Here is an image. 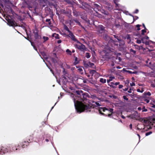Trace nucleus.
<instances>
[{"label": "nucleus", "instance_id": "obj_1", "mask_svg": "<svg viewBox=\"0 0 155 155\" xmlns=\"http://www.w3.org/2000/svg\"><path fill=\"white\" fill-rule=\"evenodd\" d=\"M75 92L78 95L80 96L82 95L84 98L83 99L80 98L78 99L77 97H75L76 98L74 97L73 94L71 95V96L73 97L75 107L77 112L80 113L83 111L86 112H90L92 107L88 103L91 104V102L85 98L84 96L86 94H83V91L81 90L76 91Z\"/></svg>", "mask_w": 155, "mask_h": 155}, {"label": "nucleus", "instance_id": "obj_2", "mask_svg": "<svg viewBox=\"0 0 155 155\" xmlns=\"http://www.w3.org/2000/svg\"><path fill=\"white\" fill-rule=\"evenodd\" d=\"M109 51L108 50H103L101 52L100 54L103 58H105L106 60L109 59L110 57H109Z\"/></svg>", "mask_w": 155, "mask_h": 155}, {"label": "nucleus", "instance_id": "obj_3", "mask_svg": "<svg viewBox=\"0 0 155 155\" xmlns=\"http://www.w3.org/2000/svg\"><path fill=\"white\" fill-rule=\"evenodd\" d=\"M9 147H7V146H0V155H4L8 153L9 150H8Z\"/></svg>", "mask_w": 155, "mask_h": 155}, {"label": "nucleus", "instance_id": "obj_4", "mask_svg": "<svg viewBox=\"0 0 155 155\" xmlns=\"http://www.w3.org/2000/svg\"><path fill=\"white\" fill-rule=\"evenodd\" d=\"M7 147H10L8 148V150H9L8 152H10L12 151H15V150H17L18 148L19 147V145H17L13 146L12 144H10L8 146H7Z\"/></svg>", "mask_w": 155, "mask_h": 155}, {"label": "nucleus", "instance_id": "obj_5", "mask_svg": "<svg viewBox=\"0 0 155 155\" xmlns=\"http://www.w3.org/2000/svg\"><path fill=\"white\" fill-rule=\"evenodd\" d=\"M33 32L34 38L36 40H39L41 38V36L38 35V30L37 29L33 30Z\"/></svg>", "mask_w": 155, "mask_h": 155}, {"label": "nucleus", "instance_id": "obj_6", "mask_svg": "<svg viewBox=\"0 0 155 155\" xmlns=\"http://www.w3.org/2000/svg\"><path fill=\"white\" fill-rule=\"evenodd\" d=\"M78 43L80 44V45H75L76 48L81 51L84 52L86 49L85 46L80 42Z\"/></svg>", "mask_w": 155, "mask_h": 155}, {"label": "nucleus", "instance_id": "obj_7", "mask_svg": "<svg viewBox=\"0 0 155 155\" xmlns=\"http://www.w3.org/2000/svg\"><path fill=\"white\" fill-rule=\"evenodd\" d=\"M108 110L110 112H112L114 110L113 108H107L105 107H104L103 108H101L99 109V112L101 114L104 115V114L102 113V111L105 112V110Z\"/></svg>", "mask_w": 155, "mask_h": 155}, {"label": "nucleus", "instance_id": "obj_8", "mask_svg": "<svg viewBox=\"0 0 155 155\" xmlns=\"http://www.w3.org/2000/svg\"><path fill=\"white\" fill-rule=\"evenodd\" d=\"M152 43H154V42L150 40H149V41H147L146 40L144 41V43H143L145 44L146 45H149L147 47V49H148L149 51H151L153 50V48H151V46H150V44Z\"/></svg>", "mask_w": 155, "mask_h": 155}, {"label": "nucleus", "instance_id": "obj_9", "mask_svg": "<svg viewBox=\"0 0 155 155\" xmlns=\"http://www.w3.org/2000/svg\"><path fill=\"white\" fill-rule=\"evenodd\" d=\"M69 34L67 35V37L70 38L73 41H76L77 43H80V42L76 39L75 37L71 31L69 32Z\"/></svg>", "mask_w": 155, "mask_h": 155}, {"label": "nucleus", "instance_id": "obj_10", "mask_svg": "<svg viewBox=\"0 0 155 155\" xmlns=\"http://www.w3.org/2000/svg\"><path fill=\"white\" fill-rule=\"evenodd\" d=\"M115 4L116 10L120 11L123 8L122 6L118 3L119 0H113Z\"/></svg>", "mask_w": 155, "mask_h": 155}, {"label": "nucleus", "instance_id": "obj_11", "mask_svg": "<svg viewBox=\"0 0 155 155\" xmlns=\"http://www.w3.org/2000/svg\"><path fill=\"white\" fill-rule=\"evenodd\" d=\"M93 7L94 10L97 12V11H101V6L99 5H98L94 3L92 5Z\"/></svg>", "mask_w": 155, "mask_h": 155}, {"label": "nucleus", "instance_id": "obj_12", "mask_svg": "<svg viewBox=\"0 0 155 155\" xmlns=\"http://www.w3.org/2000/svg\"><path fill=\"white\" fill-rule=\"evenodd\" d=\"M97 29L98 34H102L104 31V27L102 25H99Z\"/></svg>", "mask_w": 155, "mask_h": 155}, {"label": "nucleus", "instance_id": "obj_13", "mask_svg": "<svg viewBox=\"0 0 155 155\" xmlns=\"http://www.w3.org/2000/svg\"><path fill=\"white\" fill-rule=\"evenodd\" d=\"M62 79H61V80L62 83L63 84L65 85L67 82L68 80L67 78V77H66L65 76H61Z\"/></svg>", "mask_w": 155, "mask_h": 155}, {"label": "nucleus", "instance_id": "obj_14", "mask_svg": "<svg viewBox=\"0 0 155 155\" xmlns=\"http://www.w3.org/2000/svg\"><path fill=\"white\" fill-rule=\"evenodd\" d=\"M149 67L152 70H153V72H154L155 71V64L153 62H150L149 64L148 65Z\"/></svg>", "mask_w": 155, "mask_h": 155}, {"label": "nucleus", "instance_id": "obj_15", "mask_svg": "<svg viewBox=\"0 0 155 155\" xmlns=\"http://www.w3.org/2000/svg\"><path fill=\"white\" fill-rule=\"evenodd\" d=\"M8 22V24L10 26L14 27L15 25V24L14 22L12 20L9 19L7 20Z\"/></svg>", "mask_w": 155, "mask_h": 155}, {"label": "nucleus", "instance_id": "obj_16", "mask_svg": "<svg viewBox=\"0 0 155 155\" xmlns=\"http://www.w3.org/2000/svg\"><path fill=\"white\" fill-rule=\"evenodd\" d=\"M55 55L54 58H51L50 59L52 61V62L55 64L57 63L58 62V58L56 56V54H54Z\"/></svg>", "mask_w": 155, "mask_h": 155}, {"label": "nucleus", "instance_id": "obj_17", "mask_svg": "<svg viewBox=\"0 0 155 155\" xmlns=\"http://www.w3.org/2000/svg\"><path fill=\"white\" fill-rule=\"evenodd\" d=\"M137 114L136 112L134 113L129 115V117L132 119H135L137 117Z\"/></svg>", "mask_w": 155, "mask_h": 155}, {"label": "nucleus", "instance_id": "obj_18", "mask_svg": "<svg viewBox=\"0 0 155 155\" xmlns=\"http://www.w3.org/2000/svg\"><path fill=\"white\" fill-rule=\"evenodd\" d=\"M29 143V142L28 141L27 142L26 141H24L23 142L21 143V147L24 148L25 147V146H27L28 143Z\"/></svg>", "mask_w": 155, "mask_h": 155}, {"label": "nucleus", "instance_id": "obj_19", "mask_svg": "<svg viewBox=\"0 0 155 155\" xmlns=\"http://www.w3.org/2000/svg\"><path fill=\"white\" fill-rule=\"evenodd\" d=\"M140 38L141 39L142 42L144 43V41H145L146 40L148 39L149 38L147 36H145L144 37L140 36Z\"/></svg>", "mask_w": 155, "mask_h": 155}, {"label": "nucleus", "instance_id": "obj_20", "mask_svg": "<svg viewBox=\"0 0 155 155\" xmlns=\"http://www.w3.org/2000/svg\"><path fill=\"white\" fill-rule=\"evenodd\" d=\"M52 36V37H54L56 39H59L60 38L59 35L56 33L53 34Z\"/></svg>", "mask_w": 155, "mask_h": 155}, {"label": "nucleus", "instance_id": "obj_21", "mask_svg": "<svg viewBox=\"0 0 155 155\" xmlns=\"http://www.w3.org/2000/svg\"><path fill=\"white\" fill-rule=\"evenodd\" d=\"M46 21L48 23V24L50 27H52V25H51V19H47L46 20Z\"/></svg>", "mask_w": 155, "mask_h": 155}, {"label": "nucleus", "instance_id": "obj_22", "mask_svg": "<svg viewBox=\"0 0 155 155\" xmlns=\"http://www.w3.org/2000/svg\"><path fill=\"white\" fill-rule=\"evenodd\" d=\"M50 137L51 138H49V139H48V138H46V139H45V141L47 142H48L49 141H50L51 142L52 144V145H53V142H52L53 138H52V137Z\"/></svg>", "mask_w": 155, "mask_h": 155}, {"label": "nucleus", "instance_id": "obj_23", "mask_svg": "<svg viewBox=\"0 0 155 155\" xmlns=\"http://www.w3.org/2000/svg\"><path fill=\"white\" fill-rule=\"evenodd\" d=\"M130 52L133 55H134L136 54V51L131 48L130 50Z\"/></svg>", "mask_w": 155, "mask_h": 155}, {"label": "nucleus", "instance_id": "obj_24", "mask_svg": "<svg viewBox=\"0 0 155 155\" xmlns=\"http://www.w3.org/2000/svg\"><path fill=\"white\" fill-rule=\"evenodd\" d=\"M100 81L103 84H104L106 83V79L103 78H100Z\"/></svg>", "mask_w": 155, "mask_h": 155}, {"label": "nucleus", "instance_id": "obj_25", "mask_svg": "<svg viewBox=\"0 0 155 155\" xmlns=\"http://www.w3.org/2000/svg\"><path fill=\"white\" fill-rule=\"evenodd\" d=\"M64 29L66 30V31H67L68 32V33H69V32H70V31H71L68 28V27L65 24H64Z\"/></svg>", "mask_w": 155, "mask_h": 155}, {"label": "nucleus", "instance_id": "obj_26", "mask_svg": "<svg viewBox=\"0 0 155 155\" xmlns=\"http://www.w3.org/2000/svg\"><path fill=\"white\" fill-rule=\"evenodd\" d=\"M25 38H26L28 40H29V41L30 42H31V45H32V46H33V48H34V49L35 50H36V51H37V48H36L35 47V46L34 45V43H33V42H32L31 41H30V40H29L28 38H25Z\"/></svg>", "mask_w": 155, "mask_h": 155}, {"label": "nucleus", "instance_id": "obj_27", "mask_svg": "<svg viewBox=\"0 0 155 155\" xmlns=\"http://www.w3.org/2000/svg\"><path fill=\"white\" fill-rule=\"evenodd\" d=\"M74 21L76 23H78V24L79 25H80L81 26L82 28H83L84 29V28L82 26V25H81V23H80V22H79L78 20H77V19H75V20H74Z\"/></svg>", "mask_w": 155, "mask_h": 155}, {"label": "nucleus", "instance_id": "obj_28", "mask_svg": "<svg viewBox=\"0 0 155 155\" xmlns=\"http://www.w3.org/2000/svg\"><path fill=\"white\" fill-rule=\"evenodd\" d=\"M91 98L94 100L98 99V98L95 95H91Z\"/></svg>", "mask_w": 155, "mask_h": 155}, {"label": "nucleus", "instance_id": "obj_29", "mask_svg": "<svg viewBox=\"0 0 155 155\" xmlns=\"http://www.w3.org/2000/svg\"><path fill=\"white\" fill-rule=\"evenodd\" d=\"M85 56L87 58H89L91 57V55L89 53L87 52L85 54Z\"/></svg>", "mask_w": 155, "mask_h": 155}, {"label": "nucleus", "instance_id": "obj_30", "mask_svg": "<svg viewBox=\"0 0 155 155\" xmlns=\"http://www.w3.org/2000/svg\"><path fill=\"white\" fill-rule=\"evenodd\" d=\"M134 46L135 47V48L138 50H140L141 49V47L137 45H135Z\"/></svg>", "mask_w": 155, "mask_h": 155}, {"label": "nucleus", "instance_id": "obj_31", "mask_svg": "<svg viewBox=\"0 0 155 155\" xmlns=\"http://www.w3.org/2000/svg\"><path fill=\"white\" fill-rule=\"evenodd\" d=\"M63 75H62V76H65L66 77H67V73L65 71V69L64 68H63Z\"/></svg>", "mask_w": 155, "mask_h": 155}, {"label": "nucleus", "instance_id": "obj_32", "mask_svg": "<svg viewBox=\"0 0 155 155\" xmlns=\"http://www.w3.org/2000/svg\"><path fill=\"white\" fill-rule=\"evenodd\" d=\"M143 94L145 96L146 95L150 96L151 94V93L149 92H144Z\"/></svg>", "mask_w": 155, "mask_h": 155}, {"label": "nucleus", "instance_id": "obj_33", "mask_svg": "<svg viewBox=\"0 0 155 155\" xmlns=\"http://www.w3.org/2000/svg\"><path fill=\"white\" fill-rule=\"evenodd\" d=\"M66 52L67 53L71 55V52L70 50L69 49H67L66 50Z\"/></svg>", "mask_w": 155, "mask_h": 155}, {"label": "nucleus", "instance_id": "obj_34", "mask_svg": "<svg viewBox=\"0 0 155 155\" xmlns=\"http://www.w3.org/2000/svg\"><path fill=\"white\" fill-rule=\"evenodd\" d=\"M43 38L44 40V42L47 41L49 39L47 37L43 36Z\"/></svg>", "mask_w": 155, "mask_h": 155}, {"label": "nucleus", "instance_id": "obj_35", "mask_svg": "<svg viewBox=\"0 0 155 155\" xmlns=\"http://www.w3.org/2000/svg\"><path fill=\"white\" fill-rule=\"evenodd\" d=\"M135 39H137L136 42L137 43H138V44H140L141 43V42H142L141 39H140V40L138 39L137 38H135Z\"/></svg>", "mask_w": 155, "mask_h": 155}, {"label": "nucleus", "instance_id": "obj_36", "mask_svg": "<svg viewBox=\"0 0 155 155\" xmlns=\"http://www.w3.org/2000/svg\"><path fill=\"white\" fill-rule=\"evenodd\" d=\"M75 61L74 63L75 64H78L79 63V61H78V58L77 57L75 58Z\"/></svg>", "mask_w": 155, "mask_h": 155}, {"label": "nucleus", "instance_id": "obj_37", "mask_svg": "<svg viewBox=\"0 0 155 155\" xmlns=\"http://www.w3.org/2000/svg\"><path fill=\"white\" fill-rule=\"evenodd\" d=\"M146 29H143L141 31V35H144V33H145L146 32Z\"/></svg>", "mask_w": 155, "mask_h": 155}, {"label": "nucleus", "instance_id": "obj_38", "mask_svg": "<svg viewBox=\"0 0 155 155\" xmlns=\"http://www.w3.org/2000/svg\"><path fill=\"white\" fill-rule=\"evenodd\" d=\"M78 70L81 73V74H82L83 73L81 72L83 71V69L81 68H79L78 69Z\"/></svg>", "mask_w": 155, "mask_h": 155}, {"label": "nucleus", "instance_id": "obj_39", "mask_svg": "<svg viewBox=\"0 0 155 155\" xmlns=\"http://www.w3.org/2000/svg\"><path fill=\"white\" fill-rule=\"evenodd\" d=\"M152 133V132L151 131H150V132L146 133L145 134V135L146 136H148L150 135V134H151Z\"/></svg>", "mask_w": 155, "mask_h": 155}, {"label": "nucleus", "instance_id": "obj_40", "mask_svg": "<svg viewBox=\"0 0 155 155\" xmlns=\"http://www.w3.org/2000/svg\"><path fill=\"white\" fill-rule=\"evenodd\" d=\"M147 111V109H146L145 107H143L142 108V111L143 112H146Z\"/></svg>", "mask_w": 155, "mask_h": 155}, {"label": "nucleus", "instance_id": "obj_41", "mask_svg": "<svg viewBox=\"0 0 155 155\" xmlns=\"http://www.w3.org/2000/svg\"><path fill=\"white\" fill-rule=\"evenodd\" d=\"M123 71H126L127 72L130 74H132L133 72H132L131 71H127L124 68L123 69Z\"/></svg>", "mask_w": 155, "mask_h": 155}, {"label": "nucleus", "instance_id": "obj_42", "mask_svg": "<svg viewBox=\"0 0 155 155\" xmlns=\"http://www.w3.org/2000/svg\"><path fill=\"white\" fill-rule=\"evenodd\" d=\"M133 18L134 21H135L138 18V17L137 16H135Z\"/></svg>", "mask_w": 155, "mask_h": 155}, {"label": "nucleus", "instance_id": "obj_43", "mask_svg": "<svg viewBox=\"0 0 155 155\" xmlns=\"http://www.w3.org/2000/svg\"><path fill=\"white\" fill-rule=\"evenodd\" d=\"M114 79H115V77L114 76H110L109 77V79L111 81Z\"/></svg>", "mask_w": 155, "mask_h": 155}, {"label": "nucleus", "instance_id": "obj_44", "mask_svg": "<svg viewBox=\"0 0 155 155\" xmlns=\"http://www.w3.org/2000/svg\"><path fill=\"white\" fill-rule=\"evenodd\" d=\"M137 91L138 92H140V93H143V90H142V91H140V90L139 89H137Z\"/></svg>", "mask_w": 155, "mask_h": 155}, {"label": "nucleus", "instance_id": "obj_45", "mask_svg": "<svg viewBox=\"0 0 155 155\" xmlns=\"http://www.w3.org/2000/svg\"><path fill=\"white\" fill-rule=\"evenodd\" d=\"M123 98L124 100H126L127 101L128 100V99L127 98V97L125 96H123Z\"/></svg>", "mask_w": 155, "mask_h": 155}, {"label": "nucleus", "instance_id": "obj_46", "mask_svg": "<svg viewBox=\"0 0 155 155\" xmlns=\"http://www.w3.org/2000/svg\"><path fill=\"white\" fill-rule=\"evenodd\" d=\"M60 33L61 35L64 36H67V35H66L65 33H62L60 32Z\"/></svg>", "mask_w": 155, "mask_h": 155}, {"label": "nucleus", "instance_id": "obj_47", "mask_svg": "<svg viewBox=\"0 0 155 155\" xmlns=\"http://www.w3.org/2000/svg\"><path fill=\"white\" fill-rule=\"evenodd\" d=\"M45 64H46L47 66L48 67V68L50 69V71H51L52 73V74H53V75H54V73H53V71L50 68L48 67V66L47 64H46V63H45Z\"/></svg>", "mask_w": 155, "mask_h": 155}, {"label": "nucleus", "instance_id": "obj_48", "mask_svg": "<svg viewBox=\"0 0 155 155\" xmlns=\"http://www.w3.org/2000/svg\"><path fill=\"white\" fill-rule=\"evenodd\" d=\"M126 38L127 39H130V35H128L126 36Z\"/></svg>", "mask_w": 155, "mask_h": 155}, {"label": "nucleus", "instance_id": "obj_49", "mask_svg": "<svg viewBox=\"0 0 155 155\" xmlns=\"http://www.w3.org/2000/svg\"><path fill=\"white\" fill-rule=\"evenodd\" d=\"M130 85L131 86H134L135 85V84L134 83L132 82V83H130Z\"/></svg>", "mask_w": 155, "mask_h": 155}, {"label": "nucleus", "instance_id": "obj_50", "mask_svg": "<svg viewBox=\"0 0 155 155\" xmlns=\"http://www.w3.org/2000/svg\"><path fill=\"white\" fill-rule=\"evenodd\" d=\"M50 137H51L49 135L47 134L46 136V138L49 139V138H51Z\"/></svg>", "mask_w": 155, "mask_h": 155}, {"label": "nucleus", "instance_id": "obj_51", "mask_svg": "<svg viewBox=\"0 0 155 155\" xmlns=\"http://www.w3.org/2000/svg\"><path fill=\"white\" fill-rule=\"evenodd\" d=\"M142 121L144 123H146L147 122V120H146L145 119L142 120Z\"/></svg>", "mask_w": 155, "mask_h": 155}, {"label": "nucleus", "instance_id": "obj_52", "mask_svg": "<svg viewBox=\"0 0 155 155\" xmlns=\"http://www.w3.org/2000/svg\"><path fill=\"white\" fill-rule=\"evenodd\" d=\"M138 10L137 9H136L134 12H133V13H137L138 12Z\"/></svg>", "mask_w": 155, "mask_h": 155}, {"label": "nucleus", "instance_id": "obj_53", "mask_svg": "<svg viewBox=\"0 0 155 155\" xmlns=\"http://www.w3.org/2000/svg\"><path fill=\"white\" fill-rule=\"evenodd\" d=\"M123 87V85L120 84L119 85L118 88L119 89H121V88H122Z\"/></svg>", "mask_w": 155, "mask_h": 155}, {"label": "nucleus", "instance_id": "obj_54", "mask_svg": "<svg viewBox=\"0 0 155 155\" xmlns=\"http://www.w3.org/2000/svg\"><path fill=\"white\" fill-rule=\"evenodd\" d=\"M33 137L32 136H30L29 138V141H30V140H32L33 139Z\"/></svg>", "mask_w": 155, "mask_h": 155}, {"label": "nucleus", "instance_id": "obj_55", "mask_svg": "<svg viewBox=\"0 0 155 155\" xmlns=\"http://www.w3.org/2000/svg\"><path fill=\"white\" fill-rule=\"evenodd\" d=\"M132 89L130 88L129 89V90L128 91V92L129 93H131L132 92Z\"/></svg>", "mask_w": 155, "mask_h": 155}, {"label": "nucleus", "instance_id": "obj_56", "mask_svg": "<svg viewBox=\"0 0 155 155\" xmlns=\"http://www.w3.org/2000/svg\"><path fill=\"white\" fill-rule=\"evenodd\" d=\"M114 37L115 38H116L118 41H120V40L118 38V37L116 35H114Z\"/></svg>", "mask_w": 155, "mask_h": 155}, {"label": "nucleus", "instance_id": "obj_57", "mask_svg": "<svg viewBox=\"0 0 155 155\" xmlns=\"http://www.w3.org/2000/svg\"><path fill=\"white\" fill-rule=\"evenodd\" d=\"M144 101L147 103H149L150 102V101L148 99H145Z\"/></svg>", "mask_w": 155, "mask_h": 155}, {"label": "nucleus", "instance_id": "obj_58", "mask_svg": "<svg viewBox=\"0 0 155 155\" xmlns=\"http://www.w3.org/2000/svg\"><path fill=\"white\" fill-rule=\"evenodd\" d=\"M95 103L97 105V106H101V105L98 102H95Z\"/></svg>", "mask_w": 155, "mask_h": 155}, {"label": "nucleus", "instance_id": "obj_59", "mask_svg": "<svg viewBox=\"0 0 155 155\" xmlns=\"http://www.w3.org/2000/svg\"><path fill=\"white\" fill-rule=\"evenodd\" d=\"M57 81L58 82V83L60 85H61V80H60L59 81H58V80H57Z\"/></svg>", "mask_w": 155, "mask_h": 155}, {"label": "nucleus", "instance_id": "obj_60", "mask_svg": "<svg viewBox=\"0 0 155 155\" xmlns=\"http://www.w3.org/2000/svg\"><path fill=\"white\" fill-rule=\"evenodd\" d=\"M61 40H58V41H57V43H58V44H60V43H61Z\"/></svg>", "mask_w": 155, "mask_h": 155}, {"label": "nucleus", "instance_id": "obj_61", "mask_svg": "<svg viewBox=\"0 0 155 155\" xmlns=\"http://www.w3.org/2000/svg\"><path fill=\"white\" fill-rule=\"evenodd\" d=\"M119 84H120V82H116L115 83L114 85H119Z\"/></svg>", "mask_w": 155, "mask_h": 155}, {"label": "nucleus", "instance_id": "obj_62", "mask_svg": "<svg viewBox=\"0 0 155 155\" xmlns=\"http://www.w3.org/2000/svg\"><path fill=\"white\" fill-rule=\"evenodd\" d=\"M132 124H130L129 125V127L130 129H132Z\"/></svg>", "mask_w": 155, "mask_h": 155}, {"label": "nucleus", "instance_id": "obj_63", "mask_svg": "<svg viewBox=\"0 0 155 155\" xmlns=\"http://www.w3.org/2000/svg\"><path fill=\"white\" fill-rule=\"evenodd\" d=\"M128 90V88L127 87L125 88V89H123V90L124 91H126Z\"/></svg>", "mask_w": 155, "mask_h": 155}, {"label": "nucleus", "instance_id": "obj_64", "mask_svg": "<svg viewBox=\"0 0 155 155\" xmlns=\"http://www.w3.org/2000/svg\"><path fill=\"white\" fill-rule=\"evenodd\" d=\"M124 13H125L127 15H128V11H125L124 12Z\"/></svg>", "mask_w": 155, "mask_h": 155}]
</instances>
